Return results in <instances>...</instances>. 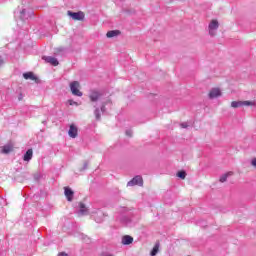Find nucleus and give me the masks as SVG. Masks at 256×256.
Segmentation results:
<instances>
[{
  "label": "nucleus",
  "instance_id": "nucleus-1",
  "mask_svg": "<svg viewBox=\"0 0 256 256\" xmlns=\"http://www.w3.org/2000/svg\"><path fill=\"white\" fill-rule=\"evenodd\" d=\"M119 221L124 227H133L135 226V223H137V220L133 218V213L128 212L127 214H122L119 217Z\"/></svg>",
  "mask_w": 256,
  "mask_h": 256
},
{
  "label": "nucleus",
  "instance_id": "nucleus-2",
  "mask_svg": "<svg viewBox=\"0 0 256 256\" xmlns=\"http://www.w3.org/2000/svg\"><path fill=\"white\" fill-rule=\"evenodd\" d=\"M104 93L103 91L99 90H91L89 93V99L92 101V103H97L101 97H103Z\"/></svg>",
  "mask_w": 256,
  "mask_h": 256
},
{
  "label": "nucleus",
  "instance_id": "nucleus-3",
  "mask_svg": "<svg viewBox=\"0 0 256 256\" xmlns=\"http://www.w3.org/2000/svg\"><path fill=\"white\" fill-rule=\"evenodd\" d=\"M67 15H69L74 21H83V19H85V13H83V11L73 12L68 10Z\"/></svg>",
  "mask_w": 256,
  "mask_h": 256
},
{
  "label": "nucleus",
  "instance_id": "nucleus-4",
  "mask_svg": "<svg viewBox=\"0 0 256 256\" xmlns=\"http://www.w3.org/2000/svg\"><path fill=\"white\" fill-rule=\"evenodd\" d=\"M135 185H138V187H143V177L141 175L135 176L127 183L128 187H135Z\"/></svg>",
  "mask_w": 256,
  "mask_h": 256
},
{
  "label": "nucleus",
  "instance_id": "nucleus-5",
  "mask_svg": "<svg viewBox=\"0 0 256 256\" xmlns=\"http://www.w3.org/2000/svg\"><path fill=\"white\" fill-rule=\"evenodd\" d=\"M70 90L72 95H75L76 97H83V92L79 90V83L77 81L70 83Z\"/></svg>",
  "mask_w": 256,
  "mask_h": 256
},
{
  "label": "nucleus",
  "instance_id": "nucleus-6",
  "mask_svg": "<svg viewBox=\"0 0 256 256\" xmlns=\"http://www.w3.org/2000/svg\"><path fill=\"white\" fill-rule=\"evenodd\" d=\"M244 105H246L247 107H251L255 105V103L253 101H232L231 102V107H233L234 109H237L238 107H243Z\"/></svg>",
  "mask_w": 256,
  "mask_h": 256
},
{
  "label": "nucleus",
  "instance_id": "nucleus-7",
  "mask_svg": "<svg viewBox=\"0 0 256 256\" xmlns=\"http://www.w3.org/2000/svg\"><path fill=\"white\" fill-rule=\"evenodd\" d=\"M35 13L32 10L22 9L20 11V19L21 21H27V19H30V17H33Z\"/></svg>",
  "mask_w": 256,
  "mask_h": 256
},
{
  "label": "nucleus",
  "instance_id": "nucleus-8",
  "mask_svg": "<svg viewBox=\"0 0 256 256\" xmlns=\"http://www.w3.org/2000/svg\"><path fill=\"white\" fill-rule=\"evenodd\" d=\"M42 59L45 61V63H50V65H53V67H57V65H59V60H57L55 57L43 56Z\"/></svg>",
  "mask_w": 256,
  "mask_h": 256
},
{
  "label": "nucleus",
  "instance_id": "nucleus-9",
  "mask_svg": "<svg viewBox=\"0 0 256 256\" xmlns=\"http://www.w3.org/2000/svg\"><path fill=\"white\" fill-rule=\"evenodd\" d=\"M93 219L96 223H103V221H105V213H103L101 210H98L95 215H93Z\"/></svg>",
  "mask_w": 256,
  "mask_h": 256
},
{
  "label": "nucleus",
  "instance_id": "nucleus-10",
  "mask_svg": "<svg viewBox=\"0 0 256 256\" xmlns=\"http://www.w3.org/2000/svg\"><path fill=\"white\" fill-rule=\"evenodd\" d=\"M221 89L212 88L208 94L209 99H217V97H221Z\"/></svg>",
  "mask_w": 256,
  "mask_h": 256
},
{
  "label": "nucleus",
  "instance_id": "nucleus-11",
  "mask_svg": "<svg viewBox=\"0 0 256 256\" xmlns=\"http://www.w3.org/2000/svg\"><path fill=\"white\" fill-rule=\"evenodd\" d=\"M23 77L26 80H31V81H35V83H39V78L37 76H35V74L33 72H25L23 73Z\"/></svg>",
  "mask_w": 256,
  "mask_h": 256
},
{
  "label": "nucleus",
  "instance_id": "nucleus-12",
  "mask_svg": "<svg viewBox=\"0 0 256 256\" xmlns=\"http://www.w3.org/2000/svg\"><path fill=\"white\" fill-rule=\"evenodd\" d=\"M77 134H78L77 126H75V124H71L68 130L69 137H71L72 139H75L77 137Z\"/></svg>",
  "mask_w": 256,
  "mask_h": 256
},
{
  "label": "nucleus",
  "instance_id": "nucleus-13",
  "mask_svg": "<svg viewBox=\"0 0 256 256\" xmlns=\"http://www.w3.org/2000/svg\"><path fill=\"white\" fill-rule=\"evenodd\" d=\"M64 195L67 199V201H73V196L75 195V192L69 187L64 188Z\"/></svg>",
  "mask_w": 256,
  "mask_h": 256
},
{
  "label": "nucleus",
  "instance_id": "nucleus-14",
  "mask_svg": "<svg viewBox=\"0 0 256 256\" xmlns=\"http://www.w3.org/2000/svg\"><path fill=\"white\" fill-rule=\"evenodd\" d=\"M210 35H213V31L219 29V21L212 20L208 26Z\"/></svg>",
  "mask_w": 256,
  "mask_h": 256
},
{
  "label": "nucleus",
  "instance_id": "nucleus-15",
  "mask_svg": "<svg viewBox=\"0 0 256 256\" xmlns=\"http://www.w3.org/2000/svg\"><path fill=\"white\" fill-rule=\"evenodd\" d=\"M79 207L78 215H89V209H87L83 202L79 203Z\"/></svg>",
  "mask_w": 256,
  "mask_h": 256
},
{
  "label": "nucleus",
  "instance_id": "nucleus-16",
  "mask_svg": "<svg viewBox=\"0 0 256 256\" xmlns=\"http://www.w3.org/2000/svg\"><path fill=\"white\" fill-rule=\"evenodd\" d=\"M11 151H13V144L8 143L2 147L1 153L8 155V153H11Z\"/></svg>",
  "mask_w": 256,
  "mask_h": 256
},
{
  "label": "nucleus",
  "instance_id": "nucleus-17",
  "mask_svg": "<svg viewBox=\"0 0 256 256\" xmlns=\"http://www.w3.org/2000/svg\"><path fill=\"white\" fill-rule=\"evenodd\" d=\"M133 243V236L124 235L122 237V245H131Z\"/></svg>",
  "mask_w": 256,
  "mask_h": 256
},
{
  "label": "nucleus",
  "instance_id": "nucleus-18",
  "mask_svg": "<svg viewBox=\"0 0 256 256\" xmlns=\"http://www.w3.org/2000/svg\"><path fill=\"white\" fill-rule=\"evenodd\" d=\"M31 159H33V149H28L23 156V161H31Z\"/></svg>",
  "mask_w": 256,
  "mask_h": 256
},
{
  "label": "nucleus",
  "instance_id": "nucleus-19",
  "mask_svg": "<svg viewBox=\"0 0 256 256\" xmlns=\"http://www.w3.org/2000/svg\"><path fill=\"white\" fill-rule=\"evenodd\" d=\"M121 35V31L119 30H110L107 32L106 37H108V39H112V37H117Z\"/></svg>",
  "mask_w": 256,
  "mask_h": 256
},
{
  "label": "nucleus",
  "instance_id": "nucleus-20",
  "mask_svg": "<svg viewBox=\"0 0 256 256\" xmlns=\"http://www.w3.org/2000/svg\"><path fill=\"white\" fill-rule=\"evenodd\" d=\"M160 243L156 242L154 247L152 248L151 252H150V256H156L157 253H159V247H160Z\"/></svg>",
  "mask_w": 256,
  "mask_h": 256
},
{
  "label": "nucleus",
  "instance_id": "nucleus-21",
  "mask_svg": "<svg viewBox=\"0 0 256 256\" xmlns=\"http://www.w3.org/2000/svg\"><path fill=\"white\" fill-rule=\"evenodd\" d=\"M94 115H95L96 121H101V110L99 109V107L95 108Z\"/></svg>",
  "mask_w": 256,
  "mask_h": 256
},
{
  "label": "nucleus",
  "instance_id": "nucleus-22",
  "mask_svg": "<svg viewBox=\"0 0 256 256\" xmlns=\"http://www.w3.org/2000/svg\"><path fill=\"white\" fill-rule=\"evenodd\" d=\"M176 175L179 179L183 180L187 177V172L185 170H181V171H178Z\"/></svg>",
  "mask_w": 256,
  "mask_h": 256
},
{
  "label": "nucleus",
  "instance_id": "nucleus-23",
  "mask_svg": "<svg viewBox=\"0 0 256 256\" xmlns=\"http://www.w3.org/2000/svg\"><path fill=\"white\" fill-rule=\"evenodd\" d=\"M229 175H233V172H228L226 174H223L221 177H220V183H225V181H227V177H229Z\"/></svg>",
  "mask_w": 256,
  "mask_h": 256
},
{
  "label": "nucleus",
  "instance_id": "nucleus-24",
  "mask_svg": "<svg viewBox=\"0 0 256 256\" xmlns=\"http://www.w3.org/2000/svg\"><path fill=\"white\" fill-rule=\"evenodd\" d=\"M197 225H198L199 227H206V226H207V221H205V220H200V221L197 222Z\"/></svg>",
  "mask_w": 256,
  "mask_h": 256
},
{
  "label": "nucleus",
  "instance_id": "nucleus-25",
  "mask_svg": "<svg viewBox=\"0 0 256 256\" xmlns=\"http://www.w3.org/2000/svg\"><path fill=\"white\" fill-rule=\"evenodd\" d=\"M88 167H89V162L86 161V162H84L83 167H82V169H80V171H86V169H87Z\"/></svg>",
  "mask_w": 256,
  "mask_h": 256
},
{
  "label": "nucleus",
  "instance_id": "nucleus-26",
  "mask_svg": "<svg viewBox=\"0 0 256 256\" xmlns=\"http://www.w3.org/2000/svg\"><path fill=\"white\" fill-rule=\"evenodd\" d=\"M127 137H133V130H126Z\"/></svg>",
  "mask_w": 256,
  "mask_h": 256
},
{
  "label": "nucleus",
  "instance_id": "nucleus-27",
  "mask_svg": "<svg viewBox=\"0 0 256 256\" xmlns=\"http://www.w3.org/2000/svg\"><path fill=\"white\" fill-rule=\"evenodd\" d=\"M180 127H182V129H187V127H189V125L187 124V122H183L180 124Z\"/></svg>",
  "mask_w": 256,
  "mask_h": 256
},
{
  "label": "nucleus",
  "instance_id": "nucleus-28",
  "mask_svg": "<svg viewBox=\"0 0 256 256\" xmlns=\"http://www.w3.org/2000/svg\"><path fill=\"white\" fill-rule=\"evenodd\" d=\"M105 109H106V107H105V103H104L101 105L100 111H102V113H105Z\"/></svg>",
  "mask_w": 256,
  "mask_h": 256
},
{
  "label": "nucleus",
  "instance_id": "nucleus-29",
  "mask_svg": "<svg viewBox=\"0 0 256 256\" xmlns=\"http://www.w3.org/2000/svg\"><path fill=\"white\" fill-rule=\"evenodd\" d=\"M57 256H69V254H67L66 252H60Z\"/></svg>",
  "mask_w": 256,
  "mask_h": 256
},
{
  "label": "nucleus",
  "instance_id": "nucleus-30",
  "mask_svg": "<svg viewBox=\"0 0 256 256\" xmlns=\"http://www.w3.org/2000/svg\"><path fill=\"white\" fill-rule=\"evenodd\" d=\"M69 105H77V102L73 101V100H68Z\"/></svg>",
  "mask_w": 256,
  "mask_h": 256
},
{
  "label": "nucleus",
  "instance_id": "nucleus-31",
  "mask_svg": "<svg viewBox=\"0 0 256 256\" xmlns=\"http://www.w3.org/2000/svg\"><path fill=\"white\" fill-rule=\"evenodd\" d=\"M3 63H5V61L3 60V57L0 56V67H2Z\"/></svg>",
  "mask_w": 256,
  "mask_h": 256
},
{
  "label": "nucleus",
  "instance_id": "nucleus-32",
  "mask_svg": "<svg viewBox=\"0 0 256 256\" xmlns=\"http://www.w3.org/2000/svg\"><path fill=\"white\" fill-rule=\"evenodd\" d=\"M19 101H21L22 99H23V95L22 94H20V96H19Z\"/></svg>",
  "mask_w": 256,
  "mask_h": 256
},
{
  "label": "nucleus",
  "instance_id": "nucleus-33",
  "mask_svg": "<svg viewBox=\"0 0 256 256\" xmlns=\"http://www.w3.org/2000/svg\"><path fill=\"white\" fill-rule=\"evenodd\" d=\"M35 179H36V181H39V177H36Z\"/></svg>",
  "mask_w": 256,
  "mask_h": 256
}]
</instances>
